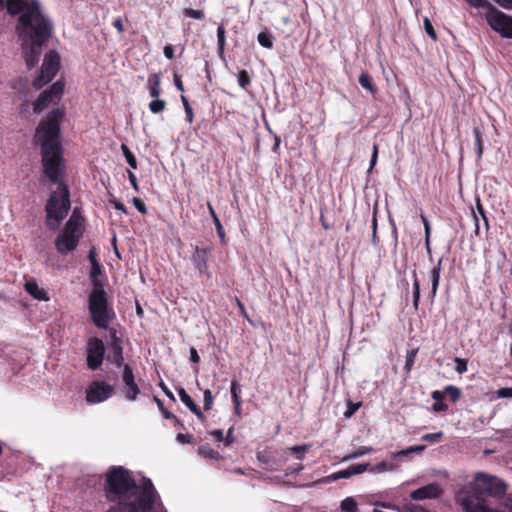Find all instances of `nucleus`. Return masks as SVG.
Returning a JSON list of instances; mask_svg holds the SVG:
<instances>
[{
	"label": "nucleus",
	"instance_id": "obj_1",
	"mask_svg": "<svg viewBox=\"0 0 512 512\" xmlns=\"http://www.w3.org/2000/svg\"><path fill=\"white\" fill-rule=\"evenodd\" d=\"M64 110L52 109L35 129L34 143L40 146L42 171L57 186L52 190L45 204L46 226L56 230L71 208L70 191L66 184L65 160L61 143V121Z\"/></svg>",
	"mask_w": 512,
	"mask_h": 512
},
{
	"label": "nucleus",
	"instance_id": "obj_2",
	"mask_svg": "<svg viewBox=\"0 0 512 512\" xmlns=\"http://www.w3.org/2000/svg\"><path fill=\"white\" fill-rule=\"evenodd\" d=\"M4 6L10 16L18 15L16 33L22 54L27 67L34 68L40 60L42 47L53 35L54 23L39 0H6Z\"/></svg>",
	"mask_w": 512,
	"mask_h": 512
},
{
	"label": "nucleus",
	"instance_id": "obj_3",
	"mask_svg": "<svg viewBox=\"0 0 512 512\" xmlns=\"http://www.w3.org/2000/svg\"><path fill=\"white\" fill-rule=\"evenodd\" d=\"M104 496L112 505L105 512H151L158 493L149 478L138 484L123 466H111L103 485Z\"/></svg>",
	"mask_w": 512,
	"mask_h": 512
},
{
	"label": "nucleus",
	"instance_id": "obj_4",
	"mask_svg": "<svg viewBox=\"0 0 512 512\" xmlns=\"http://www.w3.org/2000/svg\"><path fill=\"white\" fill-rule=\"evenodd\" d=\"M88 310L93 324L100 329H108L116 316L108 302L107 292L98 280L93 281V289L88 297Z\"/></svg>",
	"mask_w": 512,
	"mask_h": 512
},
{
	"label": "nucleus",
	"instance_id": "obj_5",
	"mask_svg": "<svg viewBox=\"0 0 512 512\" xmlns=\"http://www.w3.org/2000/svg\"><path fill=\"white\" fill-rule=\"evenodd\" d=\"M83 221L84 219L78 210L74 209L70 218L55 239V248L59 254L67 255L77 248L83 235Z\"/></svg>",
	"mask_w": 512,
	"mask_h": 512
},
{
	"label": "nucleus",
	"instance_id": "obj_6",
	"mask_svg": "<svg viewBox=\"0 0 512 512\" xmlns=\"http://www.w3.org/2000/svg\"><path fill=\"white\" fill-rule=\"evenodd\" d=\"M472 490L478 495H487L495 498H500L506 494V483L489 474L477 473L473 483Z\"/></svg>",
	"mask_w": 512,
	"mask_h": 512
},
{
	"label": "nucleus",
	"instance_id": "obj_7",
	"mask_svg": "<svg viewBox=\"0 0 512 512\" xmlns=\"http://www.w3.org/2000/svg\"><path fill=\"white\" fill-rule=\"evenodd\" d=\"M59 69L60 55L57 51L50 50L44 56L40 74L32 82L33 87L35 89H41L43 86L53 80Z\"/></svg>",
	"mask_w": 512,
	"mask_h": 512
},
{
	"label": "nucleus",
	"instance_id": "obj_8",
	"mask_svg": "<svg viewBox=\"0 0 512 512\" xmlns=\"http://www.w3.org/2000/svg\"><path fill=\"white\" fill-rule=\"evenodd\" d=\"M485 19L488 25L503 38L512 39V16L496 7L492 12H487Z\"/></svg>",
	"mask_w": 512,
	"mask_h": 512
},
{
	"label": "nucleus",
	"instance_id": "obj_9",
	"mask_svg": "<svg viewBox=\"0 0 512 512\" xmlns=\"http://www.w3.org/2000/svg\"><path fill=\"white\" fill-rule=\"evenodd\" d=\"M65 84L63 81L58 80L53 83L48 89L42 91L37 99L33 102V111L36 114H40L45 110L52 102L59 100L64 92Z\"/></svg>",
	"mask_w": 512,
	"mask_h": 512
},
{
	"label": "nucleus",
	"instance_id": "obj_10",
	"mask_svg": "<svg viewBox=\"0 0 512 512\" xmlns=\"http://www.w3.org/2000/svg\"><path fill=\"white\" fill-rule=\"evenodd\" d=\"M85 393L87 403L98 404L111 398L115 394V388L106 381H92Z\"/></svg>",
	"mask_w": 512,
	"mask_h": 512
},
{
	"label": "nucleus",
	"instance_id": "obj_11",
	"mask_svg": "<svg viewBox=\"0 0 512 512\" xmlns=\"http://www.w3.org/2000/svg\"><path fill=\"white\" fill-rule=\"evenodd\" d=\"M105 345L98 337H91L87 340L86 346V363L87 367L92 370H98L104 360Z\"/></svg>",
	"mask_w": 512,
	"mask_h": 512
},
{
	"label": "nucleus",
	"instance_id": "obj_12",
	"mask_svg": "<svg viewBox=\"0 0 512 512\" xmlns=\"http://www.w3.org/2000/svg\"><path fill=\"white\" fill-rule=\"evenodd\" d=\"M123 388L121 392L126 400L135 401L141 393L140 387L135 380L133 368L126 364L122 371Z\"/></svg>",
	"mask_w": 512,
	"mask_h": 512
},
{
	"label": "nucleus",
	"instance_id": "obj_13",
	"mask_svg": "<svg viewBox=\"0 0 512 512\" xmlns=\"http://www.w3.org/2000/svg\"><path fill=\"white\" fill-rule=\"evenodd\" d=\"M109 335V347L111 349V353L108 356V359H110L117 368L122 367L124 369V365L126 364L124 363L123 341L121 337L117 335V331L114 328L109 330Z\"/></svg>",
	"mask_w": 512,
	"mask_h": 512
},
{
	"label": "nucleus",
	"instance_id": "obj_14",
	"mask_svg": "<svg viewBox=\"0 0 512 512\" xmlns=\"http://www.w3.org/2000/svg\"><path fill=\"white\" fill-rule=\"evenodd\" d=\"M210 253L211 248L209 247H195L191 262L200 275H209L208 258Z\"/></svg>",
	"mask_w": 512,
	"mask_h": 512
},
{
	"label": "nucleus",
	"instance_id": "obj_15",
	"mask_svg": "<svg viewBox=\"0 0 512 512\" xmlns=\"http://www.w3.org/2000/svg\"><path fill=\"white\" fill-rule=\"evenodd\" d=\"M442 494V489L437 483H430L422 486L410 493L412 500L420 501L424 499H435Z\"/></svg>",
	"mask_w": 512,
	"mask_h": 512
},
{
	"label": "nucleus",
	"instance_id": "obj_16",
	"mask_svg": "<svg viewBox=\"0 0 512 512\" xmlns=\"http://www.w3.org/2000/svg\"><path fill=\"white\" fill-rule=\"evenodd\" d=\"M180 400L187 406V408L201 421L206 419L200 407L193 401L191 396L186 392L183 387L177 389Z\"/></svg>",
	"mask_w": 512,
	"mask_h": 512
},
{
	"label": "nucleus",
	"instance_id": "obj_17",
	"mask_svg": "<svg viewBox=\"0 0 512 512\" xmlns=\"http://www.w3.org/2000/svg\"><path fill=\"white\" fill-rule=\"evenodd\" d=\"M25 291L32 296L34 299L39 301H48L49 296L47 292L40 288L34 279L27 280L24 285Z\"/></svg>",
	"mask_w": 512,
	"mask_h": 512
},
{
	"label": "nucleus",
	"instance_id": "obj_18",
	"mask_svg": "<svg viewBox=\"0 0 512 512\" xmlns=\"http://www.w3.org/2000/svg\"><path fill=\"white\" fill-rule=\"evenodd\" d=\"M442 261H443V259L440 258L437 262V265L434 266L430 271V279H431L430 298H431V301H434V298H435L438 288H439L440 274H441V270H442Z\"/></svg>",
	"mask_w": 512,
	"mask_h": 512
},
{
	"label": "nucleus",
	"instance_id": "obj_19",
	"mask_svg": "<svg viewBox=\"0 0 512 512\" xmlns=\"http://www.w3.org/2000/svg\"><path fill=\"white\" fill-rule=\"evenodd\" d=\"M198 454L211 462H219L224 459V457L215 449H213L210 445L204 444L198 447Z\"/></svg>",
	"mask_w": 512,
	"mask_h": 512
},
{
	"label": "nucleus",
	"instance_id": "obj_20",
	"mask_svg": "<svg viewBox=\"0 0 512 512\" xmlns=\"http://www.w3.org/2000/svg\"><path fill=\"white\" fill-rule=\"evenodd\" d=\"M148 88L150 96L153 98H158L162 92L161 90V78L160 74L153 73L148 77Z\"/></svg>",
	"mask_w": 512,
	"mask_h": 512
},
{
	"label": "nucleus",
	"instance_id": "obj_21",
	"mask_svg": "<svg viewBox=\"0 0 512 512\" xmlns=\"http://www.w3.org/2000/svg\"><path fill=\"white\" fill-rule=\"evenodd\" d=\"M358 81L362 88L367 90L373 96H375L378 93V88L375 85L373 78L368 73L362 72L359 76Z\"/></svg>",
	"mask_w": 512,
	"mask_h": 512
},
{
	"label": "nucleus",
	"instance_id": "obj_22",
	"mask_svg": "<svg viewBox=\"0 0 512 512\" xmlns=\"http://www.w3.org/2000/svg\"><path fill=\"white\" fill-rule=\"evenodd\" d=\"M473 135L475 139V149L477 160L480 161L483 156L484 145H483V131L479 126L473 128Z\"/></svg>",
	"mask_w": 512,
	"mask_h": 512
},
{
	"label": "nucleus",
	"instance_id": "obj_23",
	"mask_svg": "<svg viewBox=\"0 0 512 512\" xmlns=\"http://www.w3.org/2000/svg\"><path fill=\"white\" fill-rule=\"evenodd\" d=\"M432 398L435 400L432 408L435 412H445L448 410L447 404L444 403V396L442 392L436 390L432 392Z\"/></svg>",
	"mask_w": 512,
	"mask_h": 512
},
{
	"label": "nucleus",
	"instance_id": "obj_24",
	"mask_svg": "<svg viewBox=\"0 0 512 512\" xmlns=\"http://www.w3.org/2000/svg\"><path fill=\"white\" fill-rule=\"evenodd\" d=\"M226 46V30L225 27L221 24L217 27V48L218 54L220 57L224 56Z\"/></svg>",
	"mask_w": 512,
	"mask_h": 512
},
{
	"label": "nucleus",
	"instance_id": "obj_25",
	"mask_svg": "<svg viewBox=\"0 0 512 512\" xmlns=\"http://www.w3.org/2000/svg\"><path fill=\"white\" fill-rule=\"evenodd\" d=\"M258 43L267 49H271L273 47V35L268 31H262L257 36Z\"/></svg>",
	"mask_w": 512,
	"mask_h": 512
},
{
	"label": "nucleus",
	"instance_id": "obj_26",
	"mask_svg": "<svg viewBox=\"0 0 512 512\" xmlns=\"http://www.w3.org/2000/svg\"><path fill=\"white\" fill-rule=\"evenodd\" d=\"M420 302V283L417 278V274L413 272V307L418 310Z\"/></svg>",
	"mask_w": 512,
	"mask_h": 512
},
{
	"label": "nucleus",
	"instance_id": "obj_27",
	"mask_svg": "<svg viewBox=\"0 0 512 512\" xmlns=\"http://www.w3.org/2000/svg\"><path fill=\"white\" fill-rule=\"evenodd\" d=\"M122 153L128 163V165L132 169H137V160L135 155L132 153V151L129 149V147L126 144L121 145Z\"/></svg>",
	"mask_w": 512,
	"mask_h": 512
},
{
	"label": "nucleus",
	"instance_id": "obj_28",
	"mask_svg": "<svg viewBox=\"0 0 512 512\" xmlns=\"http://www.w3.org/2000/svg\"><path fill=\"white\" fill-rule=\"evenodd\" d=\"M311 448L310 444L297 445L289 448L291 454L298 460H303L305 453Z\"/></svg>",
	"mask_w": 512,
	"mask_h": 512
},
{
	"label": "nucleus",
	"instance_id": "obj_29",
	"mask_svg": "<svg viewBox=\"0 0 512 512\" xmlns=\"http://www.w3.org/2000/svg\"><path fill=\"white\" fill-rule=\"evenodd\" d=\"M417 353H418V349H411V350H408L407 353H406V360H405L404 369H405L407 374H409L411 372L412 368H413V365H414L415 360H416Z\"/></svg>",
	"mask_w": 512,
	"mask_h": 512
},
{
	"label": "nucleus",
	"instance_id": "obj_30",
	"mask_svg": "<svg viewBox=\"0 0 512 512\" xmlns=\"http://www.w3.org/2000/svg\"><path fill=\"white\" fill-rule=\"evenodd\" d=\"M166 108V101L162 99L155 98L149 103V110L153 114L161 113Z\"/></svg>",
	"mask_w": 512,
	"mask_h": 512
},
{
	"label": "nucleus",
	"instance_id": "obj_31",
	"mask_svg": "<svg viewBox=\"0 0 512 512\" xmlns=\"http://www.w3.org/2000/svg\"><path fill=\"white\" fill-rule=\"evenodd\" d=\"M153 400L157 404L159 410L161 411V413L165 419H173L174 421L179 422V418L164 407V403L161 399L154 396Z\"/></svg>",
	"mask_w": 512,
	"mask_h": 512
},
{
	"label": "nucleus",
	"instance_id": "obj_32",
	"mask_svg": "<svg viewBox=\"0 0 512 512\" xmlns=\"http://www.w3.org/2000/svg\"><path fill=\"white\" fill-rule=\"evenodd\" d=\"M468 5L475 8L487 9V12H492L495 7L488 0H465Z\"/></svg>",
	"mask_w": 512,
	"mask_h": 512
},
{
	"label": "nucleus",
	"instance_id": "obj_33",
	"mask_svg": "<svg viewBox=\"0 0 512 512\" xmlns=\"http://www.w3.org/2000/svg\"><path fill=\"white\" fill-rule=\"evenodd\" d=\"M341 510L343 512H358L357 502L353 498L348 497L341 502Z\"/></svg>",
	"mask_w": 512,
	"mask_h": 512
},
{
	"label": "nucleus",
	"instance_id": "obj_34",
	"mask_svg": "<svg viewBox=\"0 0 512 512\" xmlns=\"http://www.w3.org/2000/svg\"><path fill=\"white\" fill-rule=\"evenodd\" d=\"M444 392L449 396L453 403H456L461 397V390L453 385L446 386Z\"/></svg>",
	"mask_w": 512,
	"mask_h": 512
},
{
	"label": "nucleus",
	"instance_id": "obj_35",
	"mask_svg": "<svg viewBox=\"0 0 512 512\" xmlns=\"http://www.w3.org/2000/svg\"><path fill=\"white\" fill-rule=\"evenodd\" d=\"M181 101H182V104H183V107H184V110H185V115H186V121L191 124L194 120V113H193V109L187 99V97H185L184 95H181Z\"/></svg>",
	"mask_w": 512,
	"mask_h": 512
},
{
	"label": "nucleus",
	"instance_id": "obj_36",
	"mask_svg": "<svg viewBox=\"0 0 512 512\" xmlns=\"http://www.w3.org/2000/svg\"><path fill=\"white\" fill-rule=\"evenodd\" d=\"M396 468H397L396 464H394L392 462L382 461V462L376 464L372 468V471L381 473V472H385V471H392V470H395Z\"/></svg>",
	"mask_w": 512,
	"mask_h": 512
},
{
	"label": "nucleus",
	"instance_id": "obj_37",
	"mask_svg": "<svg viewBox=\"0 0 512 512\" xmlns=\"http://www.w3.org/2000/svg\"><path fill=\"white\" fill-rule=\"evenodd\" d=\"M183 14L187 18H193L197 20H202L205 18V14L203 10H195L192 8H185L183 10Z\"/></svg>",
	"mask_w": 512,
	"mask_h": 512
},
{
	"label": "nucleus",
	"instance_id": "obj_38",
	"mask_svg": "<svg viewBox=\"0 0 512 512\" xmlns=\"http://www.w3.org/2000/svg\"><path fill=\"white\" fill-rule=\"evenodd\" d=\"M237 79H238V83L240 85V87L242 88H246L247 86L250 85L251 83V78H250V75L249 73L242 69L238 72V75H237Z\"/></svg>",
	"mask_w": 512,
	"mask_h": 512
},
{
	"label": "nucleus",
	"instance_id": "obj_39",
	"mask_svg": "<svg viewBox=\"0 0 512 512\" xmlns=\"http://www.w3.org/2000/svg\"><path fill=\"white\" fill-rule=\"evenodd\" d=\"M361 406H362V402L354 403L353 401L348 400L347 401V409L344 412V417L351 418Z\"/></svg>",
	"mask_w": 512,
	"mask_h": 512
},
{
	"label": "nucleus",
	"instance_id": "obj_40",
	"mask_svg": "<svg viewBox=\"0 0 512 512\" xmlns=\"http://www.w3.org/2000/svg\"><path fill=\"white\" fill-rule=\"evenodd\" d=\"M443 437H444V434H443V432L440 431V432H436V433L424 434L421 437V440L430 442V443H438L443 439Z\"/></svg>",
	"mask_w": 512,
	"mask_h": 512
},
{
	"label": "nucleus",
	"instance_id": "obj_41",
	"mask_svg": "<svg viewBox=\"0 0 512 512\" xmlns=\"http://www.w3.org/2000/svg\"><path fill=\"white\" fill-rule=\"evenodd\" d=\"M230 392H231L232 402H237V404H238L239 400H241V397H240V385L237 382V380L231 381Z\"/></svg>",
	"mask_w": 512,
	"mask_h": 512
},
{
	"label": "nucleus",
	"instance_id": "obj_42",
	"mask_svg": "<svg viewBox=\"0 0 512 512\" xmlns=\"http://www.w3.org/2000/svg\"><path fill=\"white\" fill-rule=\"evenodd\" d=\"M423 24H424V29H425V32L427 33V35L432 40L436 41L438 39V37H437V33H436L431 21L426 17V18H424Z\"/></svg>",
	"mask_w": 512,
	"mask_h": 512
},
{
	"label": "nucleus",
	"instance_id": "obj_43",
	"mask_svg": "<svg viewBox=\"0 0 512 512\" xmlns=\"http://www.w3.org/2000/svg\"><path fill=\"white\" fill-rule=\"evenodd\" d=\"M476 209H477V212L478 214L480 215V217L482 218L484 224H485V228L486 230L488 231L489 230V220H488V217L486 215V211L480 201V199H477L476 200Z\"/></svg>",
	"mask_w": 512,
	"mask_h": 512
},
{
	"label": "nucleus",
	"instance_id": "obj_44",
	"mask_svg": "<svg viewBox=\"0 0 512 512\" xmlns=\"http://www.w3.org/2000/svg\"><path fill=\"white\" fill-rule=\"evenodd\" d=\"M369 466H370V464H368V463L353 464V465L349 466V469H350L351 475L354 476V475H358V474H361V473L367 471Z\"/></svg>",
	"mask_w": 512,
	"mask_h": 512
},
{
	"label": "nucleus",
	"instance_id": "obj_45",
	"mask_svg": "<svg viewBox=\"0 0 512 512\" xmlns=\"http://www.w3.org/2000/svg\"><path fill=\"white\" fill-rule=\"evenodd\" d=\"M426 447L424 445H417V446H411L407 449H404V450H401V451H398L394 454L395 457L397 456H400V455H408L410 453H413V452H422L424 451Z\"/></svg>",
	"mask_w": 512,
	"mask_h": 512
},
{
	"label": "nucleus",
	"instance_id": "obj_46",
	"mask_svg": "<svg viewBox=\"0 0 512 512\" xmlns=\"http://www.w3.org/2000/svg\"><path fill=\"white\" fill-rule=\"evenodd\" d=\"M372 448L371 447H361L360 449L354 451L352 454H350L349 456H347L345 459L348 460V459H355V458H359L363 455H366V454H369L372 452Z\"/></svg>",
	"mask_w": 512,
	"mask_h": 512
},
{
	"label": "nucleus",
	"instance_id": "obj_47",
	"mask_svg": "<svg viewBox=\"0 0 512 512\" xmlns=\"http://www.w3.org/2000/svg\"><path fill=\"white\" fill-rule=\"evenodd\" d=\"M454 361L456 364L455 369L459 374H463L467 371L468 361L466 359L456 357Z\"/></svg>",
	"mask_w": 512,
	"mask_h": 512
},
{
	"label": "nucleus",
	"instance_id": "obj_48",
	"mask_svg": "<svg viewBox=\"0 0 512 512\" xmlns=\"http://www.w3.org/2000/svg\"><path fill=\"white\" fill-rule=\"evenodd\" d=\"M102 270H101V265L98 261H95V263L91 264V269H90V273H89V276L92 280V282L94 280H97V276H99L101 274Z\"/></svg>",
	"mask_w": 512,
	"mask_h": 512
},
{
	"label": "nucleus",
	"instance_id": "obj_49",
	"mask_svg": "<svg viewBox=\"0 0 512 512\" xmlns=\"http://www.w3.org/2000/svg\"><path fill=\"white\" fill-rule=\"evenodd\" d=\"M235 301H236V304H237V307L239 308L240 310V313L241 315L252 325V326H255V323L251 320V318L249 317L248 313H247V310L244 306V304L242 303V301L239 299V298H235Z\"/></svg>",
	"mask_w": 512,
	"mask_h": 512
},
{
	"label": "nucleus",
	"instance_id": "obj_50",
	"mask_svg": "<svg viewBox=\"0 0 512 512\" xmlns=\"http://www.w3.org/2000/svg\"><path fill=\"white\" fill-rule=\"evenodd\" d=\"M203 402H204V409L206 411L210 410L212 408V405H213V396H212V392L209 390V389H206L204 391V399H203Z\"/></svg>",
	"mask_w": 512,
	"mask_h": 512
},
{
	"label": "nucleus",
	"instance_id": "obj_51",
	"mask_svg": "<svg viewBox=\"0 0 512 512\" xmlns=\"http://www.w3.org/2000/svg\"><path fill=\"white\" fill-rule=\"evenodd\" d=\"M351 476L352 475H351L350 469L348 467L346 469H343V470L333 473L331 478L334 480H338V479H347V478H350Z\"/></svg>",
	"mask_w": 512,
	"mask_h": 512
},
{
	"label": "nucleus",
	"instance_id": "obj_52",
	"mask_svg": "<svg viewBox=\"0 0 512 512\" xmlns=\"http://www.w3.org/2000/svg\"><path fill=\"white\" fill-rule=\"evenodd\" d=\"M420 218H421V221H422V223L424 225L425 242H428V240H430V235H431L430 223H429V220L427 219V217L424 214H421Z\"/></svg>",
	"mask_w": 512,
	"mask_h": 512
},
{
	"label": "nucleus",
	"instance_id": "obj_53",
	"mask_svg": "<svg viewBox=\"0 0 512 512\" xmlns=\"http://www.w3.org/2000/svg\"><path fill=\"white\" fill-rule=\"evenodd\" d=\"M132 202H133V205L135 206V208L141 213V214H146L147 213V208H146V205L145 203L143 202L142 199L138 198V197H134L132 199Z\"/></svg>",
	"mask_w": 512,
	"mask_h": 512
},
{
	"label": "nucleus",
	"instance_id": "obj_54",
	"mask_svg": "<svg viewBox=\"0 0 512 512\" xmlns=\"http://www.w3.org/2000/svg\"><path fill=\"white\" fill-rule=\"evenodd\" d=\"M377 159H378V145L376 143H374L373 147H372V155H371V160H370L369 171H371L374 168V166L377 163Z\"/></svg>",
	"mask_w": 512,
	"mask_h": 512
},
{
	"label": "nucleus",
	"instance_id": "obj_55",
	"mask_svg": "<svg viewBox=\"0 0 512 512\" xmlns=\"http://www.w3.org/2000/svg\"><path fill=\"white\" fill-rule=\"evenodd\" d=\"M109 203H110V204H111V205H112L116 210L122 211V212H123V213H125V214H127V213H128V211H127V209H126L125 205H124L122 202H120V201L116 200L115 198H113V199H109Z\"/></svg>",
	"mask_w": 512,
	"mask_h": 512
},
{
	"label": "nucleus",
	"instance_id": "obj_56",
	"mask_svg": "<svg viewBox=\"0 0 512 512\" xmlns=\"http://www.w3.org/2000/svg\"><path fill=\"white\" fill-rule=\"evenodd\" d=\"M213 222L215 224V227H216V231H217V234L218 236L221 238V239H224L225 237V232H224V229H223V226L219 220L218 217H215V219H213Z\"/></svg>",
	"mask_w": 512,
	"mask_h": 512
},
{
	"label": "nucleus",
	"instance_id": "obj_57",
	"mask_svg": "<svg viewBox=\"0 0 512 512\" xmlns=\"http://www.w3.org/2000/svg\"><path fill=\"white\" fill-rule=\"evenodd\" d=\"M112 25L120 34H122L125 31L123 20L121 17L115 18Z\"/></svg>",
	"mask_w": 512,
	"mask_h": 512
},
{
	"label": "nucleus",
	"instance_id": "obj_58",
	"mask_svg": "<svg viewBox=\"0 0 512 512\" xmlns=\"http://www.w3.org/2000/svg\"><path fill=\"white\" fill-rule=\"evenodd\" d=\"M163 53H164V56L169 59V60H172L174 59V49H173V46L171 44H167L166 46H164L163 48Z\"/></svg>",
	"mask_w": 512,
	"mask_h": 512
},
{
	"label": "nucleus",
	"instance_id": "obj_59",
	"mask_svg": "<svg viewBox=\"0 0 512 512\" xmlns=\"http://www.w3.org/2000/svg\"><path fill=\"white\" fill-rule=\"evenodd\" d=\"M176 439L180 443H192L193 437L190 434L178 433Z\"/></svg>",
	"mask_w": 512,
	"mask_h": 512
},
{
	"label": "nucleus",
	"instance_id": "obj_60",
	"mask_svg": "<svg viewBox=\"0 0 512 512\" xmlns=\"http://www.w3.org/2000/svg\"><path fill=\"white\" fill-rule=\"evenodd\" d=\"M127 173H128V179H129L131 186L133 187V189L135 191H139V186H138V182H137V178H136L135 174L130 170H128Z\"/></svg>",
	"mask_w": 512,
	"mask_h": 512
},
{
	"label": "nucleus",
	"instance_id": "obj_61",
	"mask_svg": "<svg viewBox=\"0 0 512 512\" xmlns=\"http://www.w3.org/2000/svg\"><path fill=\"white\" fill-rule=\"evenodd\" d=\"M234 443V437H233V427H231L228 432H227V435L224 437V445L226 447L230 446L231 444Z\"/></svg>",
	"mask_w": 512,
	"mask_h": 512
},
{
	"label": "nucleus",
	"instance_id": "obj_62",
	"mask_svg": "<svg viewBox=\"0 0 512 512\" xmlns=\"http://www.w3.org/2000/svg\"><path fill=\"white\" fill-rule=\"evenodd\" d=\"M498 395L503 398H512V387H505L498 390Z\"/></svg>",
	"mask_w": 512,
	"mask_h": 512
},
{
	"label": "nucleus",
	"instance_id": "obj_63",
	"mask_svg": "<svg viewBox=\"0 0 512 512\" xmlns=\"http://www.w3.org/2000/svg\"><path fill=\"white\" fill-rule=\"evenodd\" d=\"M210 435L219 442H224V434L223 431L220 429H215L210 432Z\"/></svg>",
	"mask_w": 512,
	"mask_h": 512
},
{
	"label": "nucleus",
	"instance_id": "obj_64",
	"mask_svg": "<svg viewBox=\"0 0 512 512\" xmlns=\"http://www.w3.org/2000/svg\"><path fill=\"white\" fill-rule=\"evenodd\" d=\"M504 9L512 10V0H493Z\"/></svg>",
	"mask_w": 512,
	"mask_h": 512
}]
</instances>
